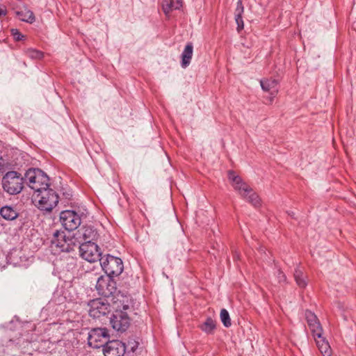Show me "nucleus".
Here are the masks:
<instances>
[{
    "label": "nucleus",
    "instance_id": "30",
    "mask_svg": "<svg viewBox=\"0 0 356 356\" xmlns=\"http://www.w3.org/2000/svg\"><path fill=\"white\" fill-rule=\"evenodd\" d=\"M8 10L4 5H0V18L7 15Z\"/></svg>",
    "mask_w": 356,
    "mask_h": 356
},
{
    "label": "nucleus",
    "instance_id": "12",
    "mask_svg": "<svg viewBox=\"0 0 356 356\" xmlns=\"http://www.w3.org/2000/svg\"><path fill=\"white\" fill-rule=\"evenodd\" d=\"M110 323L115 331L124 332L130 325V318L125 312L116 310L110 318Z\"/></svg>",
    "mask_w": 356,
    "mask_h": 356
},
{
    "label": "nucleus",
    "instance_id": "2",
    "mask_svg": "<svg viewBox=\"0 0 356 356\" xmlns=\"http://www.w3.org/2000/svg\"><path fill=\"white\" fill-rule=\"evenodd\" d=\"M79 245V242L74 234L65 231L56 230L53 234L51 241V248L57 252H70Z\"/></svg>",
    "mask_w": 356,
    "mask_h": 356
},
{
    "label": "nucleus",
    "instance_id": "11",
    "mask_svg": "<svg viewBox=\"0 0 356 356\" xmlns=\"http://www.w3.org/2000/svg\"><path fill=\"white\" fill-rule=\"evenodd\" d=\"M60 221L63 227L68 231H73L77 229L81 223V216L74 211L65 210L60 213Z\"/></svg>",
    "mask_w": 356,
    "mask_h": 356
},
{
    "label": "nucleus",
    "instance_id": "3",
    "mask_svg": "<svg viewBox=\"0 0 356 356\" xmlns=\"http://www.w3.org/2000/svg\"><path fill=\"white\" fill-rule=\"evenodd\" d=\"M49 181L48 176L38 168H29L24 174V182L35 193L49 186Z\"/></svg>",
    "mask_w": 356,
    "mask_h": 356
},
{
    "label": "nucleus",
    "instance_id": "4",
    "mask_svg": "<svg viewBox=\"0 0 356 356\" xmlns=\"http://www.w3.org/2000/svg\"><path fill=\"white\" fill-rule=\"evenodd\" d=\"M24 176L17 171H8L3 177L1 184L3 189L9 195L20 193L24 185Z\"/></svg>",
    "mask_w": 356,
    "mask_h": 356
},
{
    "label": "nucleus",
    "instance_id": "29",
    "mask_svg": "<svg viewBox=\"0 0 356 356\" xmlns=\"http://www.w3.org/2000/svg\"><path fill=\"white\" fill-rule=\"evenodd\" d=\"M11 32L14 40L16 41H20L24 38V35H22L17 29H12Z\"/></svg>",
    "mask_w": 356,
    "mask_h": 356
},
{
    "label": "nucleus",
    "instance_id": "26",
    "mask_svg": "<svg viewBox=\"0 0 356 356\" xmlns=\"http://www.w3.org/2000/svg\"><path fill=\"white\" fill-rule=\"evenodd\" d=\"M24 54L33 60H40L44 57V53L33 48H28L24 50Z\"/></svg>",
    "mask_w": 356,
    "mask_h": 356
},
{
    "label": "nucleus",
    "instance_id": "24",
    "mask_svg": "<svg viewBox=\"0 0 356 356\" xmlns=\"http://www.w3.org/2000/svg\"><path fill=\"white\" fill-rule=\"evenodd\" d=\"M83 238L86 241H91L95 240L98 237V233L96 229L91 226H86L83 229Z\"/></svg>",
    "mask_w": 356,
    "mask_h": 356
},
{
    "label": "nucleus",
    "instance_id": "31",
    "mask_svg": "<svg viewBox=\"0 0 356 356\" xmlns=\"http://www.w3.org/2000/svg\"><path fill=\"white\" fill-rule=\"evenodd\" d=\"M128 308H129V306H128V305H124V306H123V309H124V310H126V309H127Z\"/></svg>",
    "mask_w": 356,
    "mask_h": 356
},
{
    "label": "nucleus",
    "instance_id": "17",
    "mask_svg": "<svg viewBox=\"0 0 356 356\" xmlns=\"http://www.w3.org/2000/svg\"><path fill=\"white\" fill-rule=\"evenodd\" d=\"M181 6V0H162L161 2L162 10L167 17L174 10H179Z\"/></svg>",
    "mask_w": 356,
    "mask_h": 356
},
{
    "label": "nucleus",
    "instance_id": "27",
    "mask_svg": "<svg viewBox=\"0 0 356 356\" xmlns=\"http://www.w3.org/2000/svg\"><path fill=\"white\" fill-rule=\"evenodd\" d=\"M220 320L225 327H229L232 325L229 312L225 309H222L220 314Z\"/></svg>",
    "mask_w": 356,
    "mask_h": 356
},
{
    "label": "nucleus",
    "instance_id": "5",
    "mask_svg": "<svg viewBox=\"0 0 356 356\" xmlns=\"http://www.w3.org/2000/svg\"><path fill=\"white\" fill-rule=\"evenodd\" d=\"M38 200V208L41 210L50 211L58 203V195L49 186L35 193Z\"/></svg>",
    "mask_w": 356,
    "mask_h": 356
},
{
    "label": "nucleus",
    "instance_id": "9",
    "mask_svg": "<svg viewBox=\"0 0 356 356\" xmlns=\"http://www.w3.org/2000/svg\"><path fill=\"white\" fill-rule=\"evenodd\" d=\"M96 289L99 295L109 298L117 291L116 282L112 277L102 275L97 279Z\"/></svg>",
    "mask_w": 356,
    "mask_h": 356
},
{
    "label": "nucleus",
    "instance_id": "16",
    "mask_svg": "<svg viewBox=\"0 0 356 356\" xmlns=\"http://www.w3.org/2000/svg\"><path fill=\"white\" fill-rule=\"evenodd\" d=\"M260 85L262 90L268 92L271 95L272 100L278 92V82L275 79H264L260 80Z\"/></svg>",
    "mask_w": 356,
    "mask_h": 356
},
{
    "label": "nucleus",
    "instance_id": "20",
    "mask_svg": "<svg viewBox=\"0 0 356 356\" xmlns=\"http://www.w3.org/2000/svg\"><path fill=\"white\" fill-rule=\"evenodd\" d=\"M316 345L323 356H331V348L328 341L321 334L320 337L314 339Z\"/></svg>",
    "mask_w": 356,
    "mask_h": 356
},
{
    "label": "nucleus",
    "instance_id": "25",
    "mask_svg": "<svg viewBox=\"0 0 356 356\" xmlns=\"http://www.w3.org/2000/svg\"><path fill=\"white\" fill-rule=\"evenodd\" d=\"M216 321L211 317H208L205 322L202 323L200 327V329L207 334H212L216 329Z\"/></svg>",
    "mask_w": 356,
    "mask_h": 356
},
{
    "label": "nucleus",
    "instance_id": "13",
    "mask_svg": "<svg viewBox=\"0 0 356 356\" xmlns=\"http://www.w3.org/2000/svg\"><path fill=\"white\" fill-rule=\"evenodd\" d=\"M89 315L94 318H99L108 314L111 311V306L107 301L100 298L91 300L89 304Z\"/></svg>",
    "mask_w": 356,
    "mask_h": 356
},
{
    "label": "nucleus",
    "instance_id": "10",
    "mask_svg": "<svg viewBox=\"0 0 356 356\" xmlns=\"http://www.w3.org/2000/svg\"><path fill=\"white\" fill-rule=\"evenodd\" d=\"M29 345V343L24 340H19L15 343L13 339L1 340L0 341V353L6 356H19L21 353H25L24 348H21L22 345Z\"/></svg>",
    "mask_w": 356,
    "mask_h": 356
},
{
    "label": "nucleus",
    "instance_id": "14",
    "mask_svg": "<svg viewBox=\"0 0 356 356\" xmlns=\"http://www.w3.org/2000/svg\"><path fill=\"white\" fill-rule=\"evenodd\" d=\"M125 350V344L119 340H109L103 347L105 356H123Z\"/></svg>",
    "mask_w": 356,
    "mask_h": 356
},
{
    "label": "nucleus",
    "instance_id": "18",
    "mask_svg": "<svg viewBox=\"0 0 356 356\" xmlns=\"http://www.w3.org/2000/svg\"><path fill=\"white\" fill-rule=\"evenodd\" d=\"M193 53V45L192 42H188L185 46L184 51L181 54V66L186 68L191 63V60Z\"/></svg>",
    "mask_w": 356,
    "mask_h": 356
},
{
    "label": "nucleus",
    "instance_id": "7",
    "mask_svg": "<svg viewBox=\"0 0 356 356\" xmlns=\"http://www.w3.org/2000/svg\"><path fill=\"white\" fill-rule=\"evenodd\" d=\"M110 335L106 327H95L90 330L88 337V345L94 348L104 347L109 341Z\"/></svg>",
    "mask_w": 356,
    "mask_h": 356
},
{
    "label": "nucleus",
    "instance_id": "32",
    "mask_svg": "<svg viewBox=\"0 0 356 356\" xmlns=\"http://www.w3.org/2000/svg\"><path fill=\"white\" fill-rule=\"evenodd\" d=\"M289 215H290L291 217L293 218L294 213H293V212H291V213H289Z\"/></svg>",
    "mask_w": 356,
    "mask_h": 356
},
{
    "label": "nucleus",
    "instance_id": "1",
    "mask_svg": "<svg viewBox=\"0 0 356 356\" xmlns=\"http://www.w3.org/2000/svg\"><path fill=\"white\" fill-rule=\"evenodd\" d=\"M228 178L234 190L236 191L243 199L254 207L260 206L261 203L259 196L248 184L243 181L241 177L236 175L234 171L229 170L228 172Z\"/></svg>",
    "mask_w": 356,
    "mask_h": 356
},
{
    "label": "nucleus",
    "instance_id": "6",
    "mask_svg": "<svg viewBox=\"0 0 356 356\" xmlns=\"http://www.w3.org/2000/svg\"><path fill=\"white\" fill-rule=\"evenodd\" d=\"M99 263L106 275L112 277L120 275L124 269L122 259L109 254L102 257Z\"/></svg>",
    "mask_w": 356,
    "mask_h": 356
},
{
    "label": "nucleus",
    "instance_id": "15",
    "mask_svg": "<svg viewBox=\"0 0 356 356\" xmlns=\"http://www.w3.org/2000/svg\"><path fill=\"white\" fill-rule=\"evenodd\" d=\"M305 318L314 338L320 337L323 330L316 315L309 310H306Z\"/></svg>",
    "mask_w": 356,
    "mask_h": 356
},
{
    "label": "nucleus",
    "instance_id": "19",
    "mask_svg": "<svg viewBox=\"0 0 356 356\" xmlns=\"http://www.w3.org/2000/svg\"><path fill=\"white\" fill-rule=\"evenodd\" d=\"M244 12V7L241 0H238L235 10V21L237 24L236 30L239 33L244 28V22L243 20V14Z\"/></svg>",
    "mask_w": 356,
    "mask_h": 356
},
{
    "label": "nucleus",
    "instance_id": "23",
    "mask_svg": "<svg viewBox=\"0 0 356 356\" xmlns=\"http://www.w3.org/2000/svg\"><path fill=\"white\" fill-rule=\"evenodd\" d=\"M294 279L300 288H305L307 285V276L304 274L302 270L299 267L296 268L294 271Z\"/></svg>",
    "mask_w": 356,
    "mask_h": 356
},
{
    "label": "nucleus",
    "instance_id": "8",
    "mask_svg": "<svg viewBox=\"0 0 356 356\" xmlns=\"http://www.w3.org/2000/svg\"><path fill=\"white\" fill-rule=\"evenodd\" d=\"M80 256L90 263L99 261L102 256L100 248L94 242L86 241L79 245Z\"/></svg>",
    "mask_w": 356,
    "mask_h": 356
},
{
    "label": "nucleus",
    "instance_id": "22",
    "mask_svg": "<svg viewBox=\"0 0 356 356\" xmlns=\"http://www.w3.org/2000/svg\"><path fill=\"white\" fill-rule=\"evenodd\" d=\"M0 215L6 220H13L17 218L18 213L13 207L5 206L0 209Z\"/></svg>",
    "mask_w": 356,
    "mask_h": 356
},
{
    "label": "nucleus",
    "instance_id": "21",
    "mask_svg": "<svg viewBox=\"0 0 356 356\" xmlns=\"http://www.w3.org/2000/svg\"><path fill=\"white\" fill-rule=\"evenodd\" d=\"M16 15L19 17L20 20L27 23L32 24L35 20L34 13L26 8L24 10L17 11Z\"/></svg>",
    "mask_w": 356,
    "mask_h": 356
},
{
    "label": "nucleus",
    "instance_id": "28",
    "mask_svg": "<svg viewBox=\"0 0 356 356\" xmlns=\"http://www.w3.org/2000/svg\"><path fill=\"white\" fill-rule=\"evenodd\" d=\"M275 274L276 277L277 279V282L280 284H284L286 283V276L280 269H277Z\"/></svg>",
    "mask_w": 356,
    "mask_h": 356
}]
</instances>
